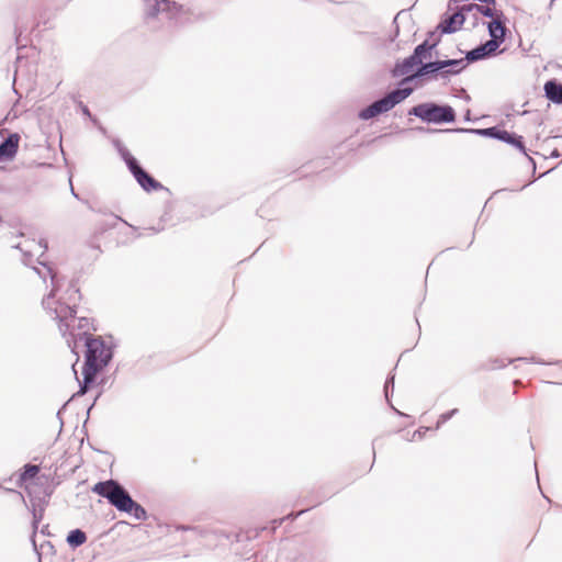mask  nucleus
Returning <instances> with one entry per match:
<instances>
[{
    "mask_svg": "<svg viewBox=\"0 0 562 562\" xmlns=\"http://www.w3.org/2000/svg\"><path fill=\"white\" fill-rule=\"evenodd\" d=\"M40 267H33V270L40 278L46 282L49 278L52 290L43 299L45 311L58 322V327L63 336L69 334L72 340L67 339L68 346L75 351L79 341L91 338L88 331L92 328V323L87 317H76V305L79 301V291L72 284L65 288L64 279L58 277L54 269L43 261H38Z\"/></svg>",
    "mask_w": 562,
    "mask_h": 562,
    "instance_id": "obj_1",
    "label": "nucleus"
},
{
    "mask_svg": "<svg viewBox=\"0 0 562 562\" xmlns=\"http://www.w3.org/2000/svg\"><path fill=\"white\" fill-rule=\"evenodd\" d=\"M86 361L82 368V382L80 393L85 394L89 384L94 381L95 375L105 368L113 357V345L102 337L86 338Z\"/></svg>",
    "mask_w": 562,
    "mask_h": 562,
    "instance_id": "obj_2",
    "label": "nucleus"
},
{
    "mask_svg": "<svg viewBox=\"0 0 562 562\" xmlns=\"http://www.w3.org/2000/svg\"><path fill=\"white\" fill-rule=\"evenodd\" d=\"M467 65L468 63L463 58L429 61L418 68L414 76L403 80L402 83L427 75H431L435 79H448L450 76L460 74Z\"/></svg>",
    "mask_w": 562,
    "mask_h": 562,
    "instance_id": "obj_3",
    "label": "nucleus"
},
{
    "mask_svg": "<svg viewBox=\"0 0 562 562\" xmlns=\"http://www.w3.org/2000/svg\"><path fill=\"white\" fill-rule=\"evenodd\" d=\"M92 492L106 498L120 512H127L133 505V499L126 490L114 480L99 482L92 487Z\"/></svg>",
    "mask_w": 562,
    "mask_h": 562,
    "instance_id": "obj_4",
    "label": "nucleus"
},
{
    "mask_svg": "<svg viewBox=\"0 0 562 562\" xmlns=\"http://www.w3.org/2000/svg\"><path fill=\"white\" fill-rule=\"evenodd\" d=\"M413 92L412 88L396 89L387 93L384 98L373 102L359 112L361 120H370L379 114L392 110L396 104L404 101Z\"/></svg>",
    "mask_w": 562,
    "mask_h": 562,
    "instance_id": "obj_5",
    "label": "nucleus"
},
{
    "mask_svg": "<svg viewBox=\"0 0 562 562\" xmlns=\"http://www.w3.org/2000/svg\"><path fill=\"white\" fill-rule=\"evenodd\" d=\"M409 114L428 123H450L454 121V111L449 105L435 103H422L409 111Z\"/></svg>",
    "mask_w": 562,
    "mask_h": 562,
    "instance_id": "obj_6",
    "label": "nucleus"
},
{
    "mask_svg": "<svg viewBox=\"0 0 562 562\" xmlns=\"http://www.w3.org/2000/svg\"><path fill=\"white\" fill-rule=\"evenodd\" d=\"M145 14L147 18H156L165 13L167 18L173 19L181 10V7L169 0H144Z\"/></svg>",
    "mask_w": 562,
    "mask_h": 562,
    "instance_id": "obj_7",
    "label": "nucleus"
},
{
    "mask_svg": "<svg viewBox=\"0 0 562 562\" xmlns=\"http://www.w3.org/2000/svg\"><path fill=\"white\" fill-rule=\"evenodd\" d=\"M124 158L128 166V169L131 170V172L144 190L151 191L161 188V184L158 181H156L153 177H150L146 171H144L138 166L136 159L133 156L126 154Z\"/></svg>",
    "mask_w": 562,
    "mask_h": 562,
    "instance_id": "obj_8",
    "label": "nucleus"
},
{
    "mask_svg": "<svg viewBox=\"0 0 562 562\" xmlns=\"http://www.w3.org/2000/svg\"><path fill=\"white\" fill-rule=\"evenodd\" d=\"M20 249L23 254V262L25 265H31L33 262L32 258L34 256H43L47 249V244L45 240L36 241L34 239H24L22 243H19L14 246Z\"/></svg>",
    "mask_w": 562,
    "mask_h": 562,
    "instance_id": "obj_9",
    "label": "nucleus"
},
{
    "mask_svg": "<svg viewBox=\"0 0 562 562\" xmlns=\"http://www.w3.org/2000/svg\"><path fill=\"white\" fill-rule=\"evenodd\" d=\"M498 47V43L495 40H490L485 44H482L476 48L470 50L467 54L465 60L467 63L481 60L494 54Z\"/></svg>",
    "mask_w": 562,
    "mask_h": 562,
    "instance_id": "obj_10",
    "label": "nucleus"
},
{
    "mask_svg": "<svg viewBox=\"0 0 562 562\" xmlns=\"http://www.w3.org/2000/svg\"><path fill=\"white\" fill-rule=\"evenodd\" d=\"M464 12L468 11L463 10L462 7L460 11L454 12L450 16L443 19L438 25V29H440L441 33L448 34L458 31L464 23Z\"/></svg>",
    "mask_w": 562,
    "mask_h": 562,
    "instance_id": "obj_11",
    "label": "nucleus"
},
{
    "mask_svg": "<svg viewBox=\"0 0 562 562\" xmlns=\"http://www.w3.org/2000/svg\"><path fill=\"white\" fill-rule=\"evenodd\" d=\"M420 67V60H418V58H416L414 55H411L395 66L394 76H405V80L406 78L414 76Z\"/></svg>",
    "mask_w": 562,
    "mask_h": 562,
    "instance_id": "obj_12",
    "label": "nucleus"
},
{
    "mask_svg": "<svg viewBox=\"0 0 562 562\" xmlns=\"http://www.w3.org/2000/svg\"><path fill=\"white\" fill-rule=\"evenodd\" d=\"M20 136L10 134L8 138L0 144V161L11 160L16 155L19 148Z\"/></svg>",
    "mask_w": 562,
    "mask_h": 562,
    "instance_id": "obj_13",
    "label": "nucleus"
},
{
    "mask_svg": "<svg viewBox=\"0 0 562 562\" xmlns=\"http://www.w3.org/2000/svg\"><path fill=\"white\" fill-rule=\"evenodd\" d=\"M438 44V40L431 41L427 38L422 44H419L415 49L413 55L420 60L422 66L425 65V60L432 58V50L436 48Z\"/></svg>",
    "mask_w": 562,
    "mask_h": 562,
    "instance_id": "obj_14",
    "label": "nucleus"
},
{
    "mask_svg": "<svg viewBox=\"0 0 562 562\" xmlns=\"http://www.w3.org/2000/svg\"><path fill=\"white\" fill-rule=\"evenodd\" d=\"M469 132H472V133H476V134H481V135H488V136H493L495 138H498L503 142H506L508 144H512L514 143L515 140V135L507 132V131H498L494 127H491V128H485V130H469Z\"/></svg>",
    "mask_w": 562,
    "mask_h": 562,
    "instance_id": "obj_15",
    "label": "nucleus"
},
{
    "mask_svg": "<svg viewBox=\"0 0 562 562\" xmlns=\"http://www.w3.org/2000/svg\"><path fill=\"white\" fill-rule=\"evenodd\" d=\"M501 16L502 15H498V18H494L487 25L491 40H495L498 43V45L501 44V42H503L505 36V26L501 21Z\"/></svg>",
    "mask_w": 562,
    "mask_h": 562,
    "instance_id": "obj_16",
    "label": "nucleus"
},
{
    "mask_svg": "<svg viewBox=\"0 0 562 562\" xmlns=\"http://www.w3.org/2000/svg\"><path fill=\"white\" fill-rule=\"evenodd\" d=\"M544 92L549 100L555 103H562V85L550 80L544 85Z\"/></svg>",
    "mask_w": 562,
    "mask_h": 562,
    "instance_id": "obj_17",
    "label": "nucleus"
},
{
    "mask_svg": "<svg viewBox=\"0 0 562 562\" xmlns=\"http://www.w3.org/2000/svg\"><path fill=\"white\" fill-rule=\"evenodd\" d=\"M473 9L477 10L479 12H481L483 15L485 16H488V18H498V15H502V13H498L494 5H492L491 3H486L485 5H479V4H464L463 5V10H467L468 12L472 11Z\"/></svg>",
    "mask_w": 562,
    "mask_h": 562,
    "instance_id": "obj_18",
    "label": "nucleus"
},
{
    "mask_svg": "<svg viewBox=\"0 0 562 562\" xmlns=\"http://www.w3.org/2000/svg\"><path fill=\"white\" fill-rule=\"evenodd\" d=\"M87 540L86 533L80 529L71 530L67 536V542L71 547H79L83 544Z\"/></svg>",
    "mask_w": 562,
    "mask_h": 562,
    "instance_id": "obj_19",
    "label": "nucleus"
},
{
    "mask_svg": "<svg viewBox=\"0 0 562 562\" xmlns=\"http://www.w3.org/2000/svg\"><path fill=\"white\" fill-rule=\"evenodd\" d=\"M126 513L132 514L138 520H145L147 518V513L145 508L134 501L133 505L127 508Z\"/></svg>",
    "mask_w": 562,
    "mask_h": 562,
    "instance_id": "obj_20",
    "label": "nucleus"
},
{
    "mask_svg": "<svg viewBox=\"0 0 562 562\" xmlns=\"http://www.w3.org/2000/svg\"><path fill=\"white\" fill-rule=\"evenodd\" d=\"M40 471V468L37 465H26L24 472L21 474L22 481H27L30 479H33Z\"/></svg>",
    "mask_w": 562,
    "mask_h": 562,
    "instance_id": "obj_21",
    "label": "nucleus"
},
{
    "mask_svg": "<svg viewBox=\"0 0 562 562\" xmlns=\"http://www.w3.org/2000/svg\"><path fill=\"white\" fill-rule=\"evenodd\" d=\"M458 409L454 408V409H451L450 412H447V413H443L439 416V419H438V423H437V427L436 428H439L442 424H445L446 422H448L454 414H457Z\"/></svg>",
    "mask_w": 562,
    "mask_h": 562,
    "instance_id": "obj_22",
    "label": "nucleus"
},
{
    "mask_svg": "<svg viewBox=\"0 0 562 562\" xmlns=\"http://www.w3.org/2000/svg\"><path fill=\"white\" fill-rule=\"evenodd\" d=\"M512 145H514L515 147H517L519 150H521L522 153H525V146H524V143L521 140V137H517L515 135V140L514 143H512Z\"/></svg>",
    "mask_w": 562,
    "mask_h": 562,
    "instance_id": "obj_23",
    "label": "nucleus"
},
{
    "mask_svg": "<svg viewBox=\"0 0 562 562\" xmlns=\"http://www.w3.org/2000/svg\"><path fill=\"white\" fill-rule=\"evenodd\" d=\"M516 360H519V361H531V362H536V363H540V364H550V362H544L538 358H517Z\"/></svg>",
    "mask_w": 562,
    "mask_h": 562,
    "instance_id": "obj_24",
    "label": "nucleus"
},
{
    "mask_svg": "<svg viewBox=\"0 0 562 562\" xmlns=\"http://www.w3.org/2000/svg\"><path fill=\"white\" fill-rule=\"evenodd\" d=\"M393 385H394V378L386 380L385 385H384L386 396L389 395L390 387H393Z\"/></svg>",
    "mask_w": 562,
    "mask_h": 562,
    "instance_id": "obj_25",
    "label": "nucleus"
},
{
    "mask_svg": "<svg viewBox=\"0 0 562 562\" xmlns=\"http://www.w3.org/2000/svg\"><path fill=\"white\" fill-rule=\"evenodd\" d=\"M514 360H508L507 362L505 361H501L499 363H495L492 366L493 369H497V368H503V367H506L508 363L513 362Z\"/></svg>",
    "mask_w": 562,
    "mask_h": 562,
    "instance_id": "obj_26",
    "label": "nucleus"
},
{
    "mask_svg": "<svg viewBox=\"0 0 562 562\" xmlns=\"http://www.w3.org/2000/svg\"><path fill=\"white\" fill-rule=\"evenodd\" d=\"M119 221H122L119 216H112L111 222L108 225L114 227Z\"/></svg>",
    "mask_w": 562,
    "mask_h": 562,
    "instance_id": "obj_27",
    "label": "nucleus"
},
{
    "mask_svg": "<svg viewBox=\"0 0 562 562\" xmlns=\"http://www.w3.org/2000/svg\"><path fill=\"white\" fill-rule=\"evenodd\" d=\"M422 436H423L422 430H416V431H414V434H413L412 440H415L416 438L420 439V438H422Z\"/></svg>",
    "mask_w": 562,
    "mask_h": 562,
    "instance_id": "obj_28",
    "label": "nucleus"
},
{
    "mask_svg": "<svg viewBox=\"0 0 562 562\" xmlns=\"http://www.w3.org/2000/svg\"><path fill=\"white\" fill-rule=\"evenodd\" d=\"M18 63H19V66L15 70V78L20 75V71H21V59L20 58H18Z\"/></svg>",
    "mask_w": 562,
    "mask_h": 562,
    "instance_id": "obj_29",
    "label": "nucleus"
},
{
    "mask_svg": "<svg viewBox=\"0 0 562 562\" xmlns=\"http://www.w3.org/2000/svg\"><path fill=\"white\" fill-rule=\"evenodd\" d=\"M560 156H561V154L559 153V150H558V149L552 150V153H551V157L558 158V157H560Z\"/></svg>",
    "mask_w": 562,
    "mask_h": 562,
    "instance_id": "obj_30",
    "label": "nucleus"
},
{
    "mask_svg": "<svg viewBox=\"0 0 562 562\" xmlns=\"http://www.w3.org/2000/svg\"><path fill=\"white\" fill-rule=\"evenodd\" d=\"M83 114L90 115V112H89V110L87 108H83Z\"/></svg>",
    "mask_w": 562,
    "mask_h": 562,
    "instance_id": "obj_31",
    "label": "nucleus"
},
{
    "mask_svg": "<svg viewBox=\"0 0 562 562\" xmlns=\"http://www.w3.org/2000/svg\"><path fill=\"white\" fill-rule=\"evenodd\" d=\"M557 0H551L550 1V4H549V8H552L553 3L555 2Z\"/></svg>",
    "mask_w": 562,
    "mask_h": 562,
    "instance_id": "obj_32",
    "label": "nucleus"
},
{
    "mask_svg": "<svg viewBox=\"0 0 562 562\" xmlns=\"http://www.w3.org/2000/svg\"><path fill=\"white\" fill-rule=\"evenodd\" d=\"M71 193L77 198V194L75 193L74 188H71Z\"/></svg>",
    "mask_w": 562,
    "mask_h": 562,
    "instance_id": "obj_33",
    "label": "nucleus"
},
{
    "mask_svg": "<svg viewBox=\"0 0 562 562\" xmlns=\"http://www.w3.org/2000/svg\"><path fill=\"white\" fill-rule=\"evenodd\" d=\"M561 138H562V136H561Z\"/></svg>",
    "mask_w": 562,
    "mask_h": 562,
    "instance_id": "obj_34",
    "label": "nucleus"
}]
</instances>
